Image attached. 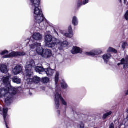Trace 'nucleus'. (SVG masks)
Instances as JSON below:
<instances>
[{"instance_id":"obj_1","label":"nucleus","mask_w":128,"mask_h":128,"mask_svg":"<svg viewBox=\"0 0 128 128\" xmlns=\"http://www.w3.org/2000/svg\"><path fill=\"white\" fill-rule=\"evenodd\" d=\"M32 8H34V14L35 22L36 24H42L46 20L44 16L42 13V7L40 6L41 0H30Z\"/></svg>"},{"instance_id":"obj_2","label":"nucleus","mask_w":128,"mask_h":128,"mask_svg":"<svg viewBox=\"0 0 128 128\" xmlns=\"http://www.w3.org/2000/svg\"><path fill=\"white\" fill-rule=\"evenodd\" d=\"M16 88L10 87L8 88H0V96L5 98V103L8 104L12 98L13 96L16 94Z\"/></svg>"},{"instance_id":"obj_3","label":"nucleus","mask_w":128,"mask_h":128,"mask_svg":"<svg viewBox=\"0 0 128 128\" xmlns=\"http://www.w3.org/2000/svg\"><path fill=\"white\" fill-rule=\"evenodd\" d=\"M45 40L46 42V46L48 48H54L58 44H60V40H56V38H52V36L50 35H47L45 36Z\"/></svg>"},{"instance_id":"obj_4","label":"nucleus","mask_w":128,"mask_h":128,"mask_svg":"<svg viewBox=\"0 0 128 128\" xmlns=\"http://www.w3.org/2000/svg\"><path fill=\"white\" fill-rule=\"evenodd\" d=\"M8 108H3V118L4 120V124H5L6 128H10L8 127V124H10V116L8 114Z\"/></svg>"},{"instance_id":"obj_5","label":"nucleus","mask_w":128,"mask_h":128,"mask_svg":"<svg viewBox=\"0 0 128 128\" xmlns=\"http://www.w3.org/2000/svg\"><path fill=\"white\" fill-rule=\"evenodd\" d=\"M26 56V53L22 52H12L8 55L3 56V58H18V56Z\"/></svg>"},{"instance_id":"obj_6","label":"nucleus","mask_w":128,"mask_h":128,"mask_svg":"<svg viewBox=\"0 0 128 128\" xmlns=\"http://www.w3.org/2000/svg\"><path fill=\"white\" fill-rule=\"evenodd\" d=\"M52 50L49 49L44 50L43 54L42 55V56H43V58H52Z\"/></svg>"},{"instance_id":"obj_7","label":"nucleus","mask_w":128,"mask_h":128,"mask_svg":"<svg viewBox=\"0 0 128 128\" xmlns=\"http://www.w3.org/2000/svg\"><path fill=\"white\" fill-rule=\"evenodd\" d=\"M102 54V52L100 50H95L92 52H86V54L89 56H100Z\"/></svg>"},{"instance_id":"obj_8","label":"nucleus","mask_w":128,"mask_h":128,"mask_svg":"<svg viewBox=\"0 0 128 128\" xmlns=\"http://www.w3.org/2000/svg\"><path fill=\"white\" fill-rule=\"evenodd\" d=\"M72 54H82V50L80 47L76 46H73L72 50H71Z\"/></svg>"},{"instance_id":"obj_9","label":"nucleus","mask_w":128,"mask_h":128,"mask_svg":"<svg viewBox=\"0 0 128 128\" xmlns=\"http://www.w3.org/2000/svg\"><path fill=\"white\" fill-rule=\"evenodd\" d=\"M68 33H65L64 36L66 38H72L74 36V30H72V26H70L68 28Z\"/></svg>"},{"instance_id":"obj_10","label":"nucleus","mask_w":128,"mask_h":128,"mask_svg":"<svg viewBox=\"0 0 128 128\" xmlns=\"http://www.w3.org/2000/svg\"><path fill=\"white\" fill-rule=\"evenodd\" d=\"M32 65L28 64L26 66V76L28 78H30L32 76Z\"/></svg>"},{"instance_id":"obj_11","label":"nucleus","mask_w":128,"mask_h":128,"mask_svg":"<svg viewBox=\"0 0 128 128\" xmlns=\"http://www.w3.org/2000/svg\"><path fill=\"white\" fill-rule=\"evenodd\" d=\"M22 72V68L20 65H17L13 70V72L15 75L18 74Z\"/></svg>"},{"instance_id":"obj_12","label":"nucleus","mask_w":128,"mask_h":128,"mask_svg":"<svg viewBox=\"0 0 128 128\" xmlns=\"http://www.w3.org/2000/svg\"><path fill=\"white\" fill-rule=\"evenodd\" d=\"M29 82H34V84H40V78L35 76L32 78H29Z\"/></svg>"},{"instance_id":"obj_13","label":"nucleus","mask_w":128,"mask_h":128,"mask_svg":"<svg viewBox=\"0 0 128 128\" xmlns=\"http://www.w3.org/2000/svg\"><path fill=\"white\" fill-rule=\"evenodd\" d=\"M36 52L40 56H42L44 54V50L42 47V44H40V45L38 46L37 48H36Z\"/></svg>"},{"instance_id":"obj_14","label":"nucleus","mask_w":128,"mask_h":128,"mask_svg":"<svg viewBox=\"0 0 128 128\" xmlns=\"http://www.w3.org/2000/svg\"><path fill=\"white\" fill-rule=\"evenodd\" d=\"M0 70L3 74H8V66L5 64H2L0 66Z\"/></svg>"},{"instance_id":"obj_15","label":"nucleus","mask_w":128,"mask_h":128,"mask_svg":"<svg viewBox=\"0 0 128 128\" xmlns=\"http://www.w3.org/2000/svg\"><path fill=\"white\" fill-rule=\"evenodd\" d=\"M121 64L124 65L123 68L126 70L128 68V58L126 60L124 58H122L120 60Z\"/></svg>"},{"instance_id":"obj_16","label":"nucleus","mask_w":128,"mask_h":128,"mask_svg":"<svg viewBox=\"0 0 128 128\" xmlns=\"http://www.w3.org/2000/svg\"><path fill=\"white\" fill-rule=\"evenodd\" d=\"M32 38L35 40H40L42 38V36L40 33H34L32 36Z\"/></svg>"},{"instance_id":"obj_17","label":"nucleus","mask_w":128,"mask_h":128,"mask_svg":"<svg viewBox=\"0 0 128 128\" xmlns=\"http://www.w3.org/2000/svg\"><path fill=\"white\" fill-rule=\"evenodd\" d=\"M11 80L14 84H20L22 82V80L18 76H14Z\"/></svg>"},{"instance_id":"obj_18","label":"nucleus","mask_w":128,"mask_h":128,"mask_svg":"<svg viewBox=\"0 0 128 128\" xmlns=\"http://www.w3.org/2000/svg\"><path fill=\"white\" fill-rule=\"evenodd\" d=\"M12 78V74H8L6 77H4L3 82L5 84H8L10 79Z\"/></svg>"},{"instance_id":"obj_19","label":"nucleus","mask_w":128,"mask_h":128,"mask_svg":"<svg viewBox=\"0 0 128 128\" xmlns=\"http://www.w3.org/2000/svg\"><path fill=\"white\" fill-rule=\"evenodd\" d=\"M72 24L74 26H78V20L76 16H74L72 20Z\"/></svg>"},{"instance_id":"obj_20","label":"nucleus","mask_w":128,"mask_h":128,"mask_svg":"<svg viewBox=\"0 0 128 128\" xmlns=\"http://www.w3.org/2000/svg\"><path fill=\"white\" fill-rule=\"evenodd\" d=\"M112 58V54H106L103 56V60H104L105 62L108 63V60H110Z\"/></svg>"},{"instance_id":"obj_21","label":"nucleus","mask_w":128,"mask_h":128,"mask_svg":"<svg viewBox=\"0 0 128 128\" xmlns=\"http://www.w3.org/2000/svg\"><path fill=\"white\" fill-rule=\"evenodd\" d=\"M35 70L36 72H38L39 74H40V72H44V68L42 67V66H36L35 68Z\"/></svg>"},{"instance_id":"obj_22","label":"nucleus","mask_w":128,"mask_h":128,"mask_svg":"<svg viewBox=\"0 0 128 128\" xmlns=\"http://www.w3.org/2000/svg\"><path fill=\"white\" fill-rule=\"evenodd\" d=\"M112 111H110L103 115L102 118L103 120H106L110 116H112Z\"/></svg>"},{"instance_id":"obj_23","label":"nucleus","mask_w":128,"mask_h":128,"mask_svg":"<svg viewBox=\"0 0 128 128\" xmlns=\"http://www.w3.org/2000/svg\"><path fill=\"white\" fill-rule=\"evenodd\" d=\"M44 72H46L48 76H52V70L51 69H44Z\"/></svg>"},{"instance_id":"obj_24","label":"nucleus","mask_w":128,"mask_h":128,"mask_svg":"<svg viewBox=\"0 0 128 128\" xmlns=\"http://www.w3.org/2000/svg\"><path fill=\"white\" fill-rule=\"evenodd\" d=\"M40 46V43H38L36 42L34 44H32L30 46V48H32V50H34V48H37L38 46Z\"/></svg>"},{"instance_id":"obj_25","label":"nucleus","mask_w":128,"mask_h":128,"mask_svg":"<svg viewBox=\"0 0 128 128\" xmlns=\"http://www.w3.org/2000/svg\"><path fill=\"white\" fill-rule=\"evenodd\" d=\"M59 80H60V73L56 72L55 76V82L56 84H58Z\"/></svg>"},{"instance_id":"obj_26","label":"nucleus","mask_w":128,"mask_h":128,"mask_svg":"<svg viewBox=\"0 0 128 128\" xmlns=\"http://www.w3.org/2000/svg\"><path fill=\"white\" fill-rule=\"evenodd\" d=\"M109 52H113V54H118V50L115 48L112 47H110L108 49Z\"/></svg>"},{"instance_id":"obj_27","label":"nucleus","mask_w":128,"mask_h":128,"mask_svg":"<svg viewBox=\"0 0 128 128\" xmlns=\"http://www.w3.org/2000/svg\"><path fill=\"white\" fill-rule=\"evenodd\" d=\"M40 82L43 84H48L50 82V78L46 77L40 80Z\"/></svg>"},{"instance_id":"obj_28","label":"nucleus","mask_w":128,"mask_h":128,"mask_svg":"<svg viewBox=\"0 0 128 128\" xmlns=\"http://www.w3.org/2000/svg\"><path fill=\"white\" fill-rule=\"evenodd\" d=\"M63 90H66L68 88V84L66 83V82H63L60 84Z\"/></svg>"},{"instance_id":"obj_29","label":"nucleus","mask_w":128,"mask_h":128,"mask_svg":"<svg viewBox=\"0 0 128 128\" xmlns=\"http://www.w3.org/2000/svg\"><path fill=\"white\" fill-rule=\"evenodd\" d=\"M55 98H56V100H60V99L61 100L62 98H62V96L61 94H58V92H57L56 94Z\"/></svg>"},{"instance_id":"obj_30","label":"nucleus","mask_w":128,"mask_h":128,"mask_svg":"<svg viewBox=\"0 0 128 128\" xmlns=\"http://www.w3.org/2000/svg\"><path fill=\"white\" fill-rule=\"evenodd\" d=\"M56 106L57 108V110H58L60 108V100L57 99L55 100Z\"/></svg>"},{"instance_id":"obj_31","label":"nucleus","mask_w":128,"mask_h":128,"mask_svg":"<svg viewBox=\"0 0 128 128\" xmlns=\"http://www.w3.org/2000/svg\"><path fill=\"white\" fill-rule=\"evenodd\" d=\"M82 4H84V2H80V0H78L77 4V9L78 10V8H80V6H82Z\"/></svg>"},{"instance_id":"obj_32","label":"nucleus","mask_w":128,"mask_h":128,"mask_svg":"<svg viewBox=\"0 0 128 128\" xmlns=\"http://www.w3.org/2000/svg\"><path fill=\"white\" fill-rule=\"evenodd\" d=\"M8 54V51L7 50H4V51L2 52H1L0 54V56H4V54Z\"/></svg>"},{"instance_id":"obj_33","label":"nucleus","mask_w":128,"mask_h":128,"mask_svg":"<svg viewBox=\"0 0 128 128\" xmlns=\"http://www.w3.org/2000/svg\"><path fill=\"white\" fill-rule=\"evenodd\" d=\"M60 100L64 106H68L66 102V100H64V98H62Z\"/></svg>"},{"instance_id":"obj_34","label":"nucleus","mask_w":128,"mask_h":128,"mask_svg":"<svg viewBox=\"0 0 128 128\" xmlns=\"http://www.w3.org/2000/svg\"><path fill=\"white\" fill-rule=\"evenodd\" d=\"M30 65H32V66H36V62H34V61L33 60H32L30 62Z\"/></svg>"},{"instance_id":"obj_35","label":"nucleus","mask_w":128,"mask_h":128,"mask_svg":"<svg viewBox=\"0 0 128 128\" xmlns=\"http://www.w3.org/2000/svg\"><path fill=\"white\" fill-rule=\"evenodd\" d=\"M124 18H125V20H126L127 21L128 20V10L126 11V12L124 14Z\"/></svg>"},{"instance_id":"obj_36","label":"nucleus","mask_w":128,"mask_h":128,"mask_svg":"<svg viewBox=\"0 0 128 128\" xmlns=\"http://www.w3.org/2000/svg\"><path fill=\"white\" fill-rule=\"evenodd\" d=\"M126 44H128L126 42H124V43L122 44V48L124 50V48H126Z\"/></svg>"},{"instance_id":"obj_37","label":"nucleus","mask_w":128,"mask_h":128,"mask_svg":"<svg viewBox=\"0 0 128 128\" xmlns=\"http://www.w3.org/2000/svg\"><path fill=\"white\" fill-rule=\"evenodd\" d=\"M88 1H89V0H84V1L82 2L83 5L85 6V4H88Z\"/></svg>"},{"instance_id":"obj_38","label":"nucleus","mask_w":128,"mask_h":128,"mask_svg":"<svg viewBox=\"0 0 128 128\" xmlns=\"http://www.w3.org/2000/svg\"><path fill=\"white\" fill-rule=\"evenodd\" d=\"M109 128H114V124L112 122L110 124Z\"/></svg>"},{"instance_id":"obj_39","label":"nucleus","mask_w":128,"mask_h":128,"mask_svg":"<svg viewBox=\"0 0 128 128\" xmlns=\"http://www.w3.org/2000/svg\"><path fill=\"white\" fill-rule=\"evenodd\" d=\"M54 48V47L52 48L53 49V51L54 52H57L58 50H56V48Z\"/></svg>"},{"instance_id":"obj_40","label":"nucleus","mask_w":128,"mask_h":128,"mask_svg":"<svg viewBox=\"0 0 128 128\" xmlns=\"http://www.w3.org/2000/svg\"><path fill=\"white\" fill-rule=\"evenodd\" d=\"M67 42H64L62 44H62H66V46H68V44H66Z\"/></svg>"},{"instance_id":"obj_41","label":"nucleus","mask_w":128,"mask_h":128,"mask_svg":"<svg viewBox=\"0 0 128 128\" xmlns=\"http://www.w3.org/2000/svg\"><path fill=\"white\" fill-rule=\"evenodd\" d=\"M122 62H120V63H118V66H122Z\"/></svg>"},{"instance_id":"obj_42","label":"nucleus","mask_w":128,"mask_h":128,"mask_svg":"<svg viewBox=\"0 0 128 128\" xmlns=\"http://www.w3.org/2000/svg\"><path fill=\"white\" fill-rule=\"evenodd\" d=\"M126 96H128V90H127L126 94Z\"/></svg>"},{"instance_id":"obj_43","label":"nucleus","mask_w":128,"mask_h":128,"mask_svg":"<svg viewBox=\"0 0 128 128\" xmlns=\"http://www.w3.org/2000/svg\"><path fill=\"white\" fill-rule=\"evenodd\" d=\"M58 114H60V110H58Z\"/></svg>"},{"instance_id":"obj_44","label":"nucleus","mask_w":128,"mask_h":128,"mask_svg":"<svg viewBox=\"0 0 128 128\" xmlns=\"http://www.w3.org/2000/svg\"><path fill=\"white\" fill-rule=\"evenodd\" d=\"M120 2V4H122V0H119Z\"/></svg>"},{"instance_id":"obj_45","label":"nucleus","mask_w":128,"mask_h":128,"mask_svg":"<svg viewBox=\"0 0 128 128\" xmlns=\"http://www.w3.org/2000/svg\"><path fill=\"white\" fill-rule=\"evenodd\" d=\"M80 128H84V126H80Z\"/></svg>"},{"instance_id":"obj_46","label":"nucleus","mask_w":128,"mask_h":128,"mask_svg":"<svg viewBox=\"0 0 128 128\" xmlns=\"http://www.w3.org/2000/svg\"><path fill=\"white\" fill-rule=\"evenodd\" d=\"M124 3L126 4V0H124Z\"/></svg>"}]
</instances>
